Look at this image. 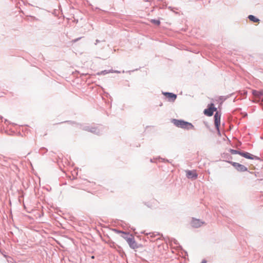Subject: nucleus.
Wrapping results in <instances>:
<instances>
[{
    "instance_id": "obj_1",
    "label": "nucleus",
    "mask_w": 263,
    "mask_h": 263,
    "mask_svg": "<svg viewBox=\"0 0 263 263\" xmlns=\"http://www.w3.org/2000/svg\"><path fill=\"white\" fill-rule=\"evenodd\" d=\"M172 123L177 127L186 129H194V125L189 122L181 120L173 119Z\"/></svg>"
},
{
    "instance_id": "obj_2",
    "label": "nucleus",
    "mask_w": 263,
    "mask_h": 263,
    "mask_svg": "<svg viewBox=\"0 0 263 263\" xmlns=\"http://www.w3.org/2000/svg\"><path fill=\"white\" fill-rule=\"evenodd\" d=\"M129 247L133 249H137L139 248L142 247V245H138L135 241L134 237L133 236H130L129 237L125 238Z\"/></svg>"
},
{
    "instance_id": "obj_3",
    "label": "nucleus",
    "mask_w": 263,
    "mask_h": 263,
    "mask_svg": "<svg viewBox=\"0 0 263 263\" xmlns=\"http://www.w3.org/2000/svg\"><path fill=\"white\" fill-rule=\"evenodd\" d=\"M229 162L238 172H244L248 171L247 167L239 163L231 161Z\"/></svg>"
},
{
    "instance_id": "obj_4",
    "label": "nucleus",
    "mask_w": 263,
    "mask_h": 263,
    "mask_svg": "<svg viewBox=\"0 0 263 263\" xmlns=\"http://www.w3.org/2000/svg\"><path fill=\"white\" fill-rule=\"evenodd\" d=\"M217 110V108L214 107L213 103H211L208 105V108L204 109V114L207 116H212L213 112Z\"/></svg>"
},
{
    "instance_id": "obj_5",
    "label": "nucleus",
    "mask_w": 263,
    "mask_h": 263,
    "mask_svg": "<svg viewBox=\"0 0 263 263\" xmlns=\"http://www.w3.org/2000/svg\"><path fill=\"white\" fill-rule=\"evenodd\" d=\"M204 223V222L197 219H193L191 222V225L194 228H199Z\"/></svg>"
},
{
    "instance_id": "obj_6",
    "label": "nucleus",
    "mask_w": 263,
    "mask_h": 263,
    "mask_svg": "<svg viewBox=\"0 0 263 263\" xmlns=\"http://www.w3.org/2000/svg\"><path fill=\"white\" fill-rule=\"evenodd\" d=\"M186 175L188 178L194 179H196L198 176L195 171H187Z\"/></svg>"
},
{
    "instance_id": "obj_7",
    "label": "nucleus",
    "mask_w": 263,
    "mask_h": 263,
    "mask_svg": "<svg viewBox=\"0 0 263 263\" xmlns=\"http://www.w3.org/2000/svg\"><path fill=\"white\" fill-rule=\"evenodd\" d=\"M163 95L168 99L170 101H174L176 100L177 96L171 92H164Z\"/></svg>"
},
{
    "instance_id": "obj_8",
    "label": "nucleus",
    "mask_w": 263,
    "mask_h": 263,
    "mask_svg": "<svg viewBox=\"0 0 263 263\" xmlns=\"http://www.w3.org/2000/svg\"><path fill=\"white\" fill-rule=\"evenodd\" d=\"M214 122L215 126L218 128L220 123V115L217 112H216L214 116Z\"/></svg>"
},
{
    "instance_id": "obj_9",
    "label": "nucleus",
    "mask_w": 263,
    "mask_h": 263,
    "mask_svg": "<svg viewBox=\"0 0 263 263\" xmlns=\"http://www.w3.org/2000/svg\"><path fill=\"white\" fill-rule=\"evenodd\" d=\"M240 156L249 159H253L254 158V156L247 152H242Z\"/></svg>"
},
{
    "instance_id": "obj_10",
    "label": "nucleus",
    "mask_w": 263,
    "mask_h": 263,
    "mask_svg": "<svg viewBox=\"0 0 263 263\" xmlns=\"http://www.w3.org/2000/svg\"><path fill=\"white\" fill-rule=\"evenodd\" d=\"M249 19L254 23H259V19L256 18L255 16L252 15H250L248 16Z\"/></svg>"
},
{
    "instance_id": "obj_11",
    "label": "nucleus",
    "mask_w": 263,
    "mask_h": 263,
    "mask_svg": "<svg viewBox=\"0 0 263 263\" xmlns=\"http://www.w3.org/2000/svg\"><path fill=\"white\" fill-rule=\"evenodd\" d=\"M85 130H87V131H89L90 132H92V133H94L97 130V128H90L89 127H85Z\"/></svg>"
},
{
    "instance_id": "obj_12",
    "label": "nucleus",
    "mask_w": 263,
    "mask_h": 263,
    "mask_svg": "<svg viewBox=\"0 0 263 263\" xmlns=\"http://www.w3.org/2000/svg\"><path fill=\"white\" fill-rule=\"evenodd\" d=\"M230 152L232 154H239V155H240V154H241V152H240V151H238L232 149H231L230 150Z\"/></svg>"
},
{
    "instance_id": "obj_13",
    "label": "nucleus",
    "mask_w": 263,
    "mask_h": 263,
    "mask_svg": "<svg viewBox=\"0 0 263 263\" xmlns=\"http://www.w3.org/2000/svg\"><path fill=\"white\" fill-rule=\"evenodd\" d=\"M149 237L152 238L153 237L154 235H153V234L149 233Z\"/></svg>"
},
{
    "instance_id": "obj_14",
    "label": "nucleus",
    "mask_w": 263,
    "mask_h": 263,
    "mask_svg": "<svg viewBox=\"0 0 263 263\" xmlns=\"http://www.w3.org/2000/svg\"><path fill=\"white\" fill-rule=\"evenodd\" d=\"M157 24H159V21H157Z\"/></svg>"
},
{
    "instance_id": "obj_15",
    "label": "nucleus",
    "mask_w": 263,
    "mask_h": 263,
    "mask_svg": "<svg viewBox=\"0 0 263 263\" xmlns=\"http://www.w3.org/2000/svg\"><path fill=\"white\" fill-rule=\"evenodd\" d=\"M202 263H205V261H202Z\"/></svg>"
}]
</instances>
